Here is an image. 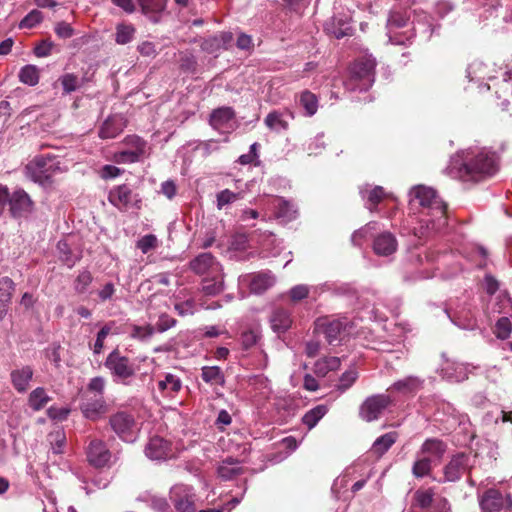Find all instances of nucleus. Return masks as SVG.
Masks as SVG:
<instances>
[{"label": "nucleus", "mask_w": 512, "mask_h": 512, "mask_svg": "<svg viewBox=\"0 0 512 512\" xmlns=\"http://www.w3.org/2000/svg\"><path fill=\"white\" fill-rule=\"evenodd\" d=\"M242 192H232L229 189H224L216 195L217 209L221 210L225 206L234 203L235 201L243 198Z\"/></svg>", "instance_id": "09e8293b"}, {"label": "nucleus", "mask_w": 512, "mask_h": 512, "mask_svg": "<svg viewBox=\"0 0 512 512\" xmlns=\"http://www.w3.org/2000/svg\"><path fill=\"white\" fill-rule=\"evenodd\" d=\"M33 369L31 366H22L12 370L10 377L13 387L19 392L24 393L29 387V383L33 377Z\"/></svg>", "instance_id": "aec40b11"}, {"label": "nucleus", "mask_w": 512, "mask_h": 512, "mask_svg": "<svg viewBox=\"0 0 512 512\" xmlns=\"http://www.w3.org/2000/svg\"><path fill=\"white\" fill-rule=\"evenodd\" d=\"M241 470L242 469L239 465V462L228 459L223 461L219 465L217 472L219 477L222 478L223 480H230L233 477L239 475L241 473Z\"/></svg>", "instance_id": "58836bf2"}, {"label": "nucleus", "mask_w": 512, "mask_h": 512, "mask_svg": "<svg viewBox=\"0 0 512 512\" xmlns=\"http://www.w3.org/2000/svg\"><path fill=\"white\" fill-rule=\"evenodd\" d=\"M108 199L109 202L119 210H126L136 206L140 202L138 195L126 184L113 188L109 192Z\"/></svg>", "instance_id": "4468645a"}, {"label": "nucleus", "mask_w": 512, "mask_h": 512, "mask_svg": "<svg viewBox=\"0 0 512 512\" xmlns=\"http://www.w3.org/2000/svg\"><path fill=\"white\" fill-rule=\"evenodd\" d=\"M115 42L119 45L130 43L136 33V28L129 23H119L115 28Z\"/></svg>", "instance_id": "4c0bfd02"}, {"label": "nucleus", "mask_w": 512, "mask_h": 512, "mask_svg": "<svg viewBox=\"0 0 512 512\" xmlns=\"http://www.w3.org/2000/svg\"><path fill=\"white\" fill-rule=\"evenodd\" d=\"M232 41L233 34L231 32H220L205 38L201 43V49L209 54H214L223 49H228Z\"/></svg>", "instance_id": "6ab92c4d"}, {"label": "nucleus", "mask_w": 512, "mask_h": 512, "mask_svg": "<svg viewBox=\"0 0 512 512\" xmlns=\"http://www.w3.org/2000/svg\"><path fill=\"white\" fill-rule=\"evenodd\" d=\"M105 367L110 371V373L122 381L134 376L135 368L130 360L120 354V352L115 349L113 350L105 360Z\"/></svg>", "instance_id": "1a4fd4ad"}, {"label": "nucleus", "mask_w": 512, "mask_h": 512, "mask_svg": "<svg viewBox=\"0 0 512 512\" xmlns=\"http://www.w3.org/2000/svg\"><path fill=\"white\" fill-rule=\"evenodd\" d=\"M300 103L307 112V115L312 116L317 112L318 100L316 96L310 91H304L300 97Z\"/></svg>", "instance_id": "864d4df0"}, {"label": "nucleus", "mask_w": 512, "mask_h": 512, "mask_svg": "<svg viewBox=\"0 0 512 512\" xmlns=\"http://www.w3.org/2000/svg\"><path fill=\"white\" fill-rule=\"evenodd\" d=\"M126 126L127 121L122 115H111L99 127L98 136L103 140L116 138L124 131Z\"/></svg>", "instance_id": "2eb2a0df"}, {"label": "nucleus", "mask_w": 512, "mask_h": 512, "mask_svg": "<svg viewBox=\"0 0 512 512\" xmlns=\"http://www.w3.org/2000/svg\"><path fill=\"white\" fill-rule=\"evenodd\" d=\"M292 118L293 115L289 111H272L266 116L264 122L270 130L281 132L288 129L289 119Z\"/></svg>", "instance_id": "4be33fe9"}, {"label": "nucleus", "mask_w": 512, "mask_h": 512, "mask_svg": "<svg viewBox=\"0 0 512 512\" xmlns=\"http://www.w3.org/2000/svg\"><path fill=\"white\" fill-rule=\"evenodd\" d=\"M81 411L87 419L96 421L108 412V405L105 400L100 397L83 403L81 405Z\"/></svg>", "instance_id": "412c9836"}, {"label": "nucleus", "mask_w": 512, "mask_h": 512, "mask_svg": "<svg viewBox=\"0 0 512 512\" xmlns=\"http://www.w3.org/2000/svg\"><path fill=\"white\" fill-rule=\"evenodd\" d=\"M170 500L177 512H195L196 495L191 486L175 484L170 489Z\"/></svg>", "instance_id": "6e6552de"}, {"label": "nucleus", "mask_w": 512, "mask_h": 512, "mask_svg": "<svg viewBox=\"0 0 512 512\" xmlns=\"http://www.w3.org/2000/svg\"><path fill=\"white\" fill-rule=\"evenodd\" d=\"M175 324H176V320L174 318L170 317L167 314H162L159 317L158 322L156 324V330L158 332H165L168 329L174 327Z\"/></svg>", "instance_id": "338daca9"}, {"label": "nucleus", "mask_w": 512, "mask_h": 512, "mask_svg": "<svg viewBox=\"0 0 512 512\" xmlns=\"http://www.w3.org/2000/svg\"><path fill=\"white\" fill-rule=\"evenodd\" d=\"M434 496L433 488H420L414 492L413 505L426 510L432 505Z\"/></svg>", "instance_id": "c9c22d12"}, {"label": "nucleus", "mask_w": 512, "mask_h": 512, "mask_svg": "<svg viewBox=\"0 0 512 512\" xmlns=\"http://www.w3.org/2000/svg\"><path fill=\"white\" fill-rule=\"evenodd\" d=\"M397 438V432H388L378 437L372 445V452L378 456H382L396 442Z\"/></svg>", "instance_id": "f704fd0d"}, {"label": "nucleus", "mask_w": 512, "mask_h": 512, "mask_svg": "<svg viewBox=\"0 0 512 512\" xmlns=\"http://www.w3.org/2000/svg\"><path fill=\"white\" fill-rule=\"evenodd\" d=\"M43 20V15L39 10L30 11L19 23V28L21 29H31L36 25L41 23Z\"/></svg>", "instance_id": "6e6d98bb"}, {"label": "nucleus", "mask_w": 512, "mask_h": 512, "mask_svg": "<svg viewBox=\"0 0 512 512\" xmlns=\"http://www.w3.org/2000/svg\"><path fill=\"white\" fill-rule=\"evenodd\" d=\"M373 249L377 255H391L397 249L396 238L390 232H384L374 240Z\"/></svg>", "instance_id": "5701e85b"}, {"label": "nucleus", "mask_w": 512, "mask_h": 512, "mask_svg": "<svg viewBox=\"0 0 512 512\" xmlns=\"http://www.w3.org/2000/svg\"><path fill=\"white\" fill-rule=\"evenodd\" d=\"M234 111L230 107H221L215 109L210 115V124L215 129H222L229 126L234 119Z\"/></svg>", "instance_id": "a878e982"}, {"label": "nucleus", "mask_w": 512, "mask_h": 512, "mask_svg": "<svg viewBox=\"0 0 512 512\" xmlns=\"http://www.w3.org/2000/svg\"><path fill=\"white\" fill-rule=\"evenodd\" d=\"M136 247L143 254H147L158 247V239L154 234L144 235L136 242Z\"/></svg>", "instance_id": "5fc2aeb1"}, {"label": "nucleus", "mask_w": 512, "mask_h": 512, "mask_svg": "<svg viewBox=\"0 0 512 512\" xmlns=\"http://www.w3.org/2000/svg\"><path fill=\"white\" fill-rule=\"evenodd\" d=\"M421 386V380L414 376H409L404 379L396 381L391 389L401 393H410L418 390Z\"/></svg>", "instance_id": "c03bdc74"}, {"label": "nucleus", "mask_w": 512, "mask_h": 512, "mask_svg": "<svg viewBox=\"0 0 512 512\" xmlns=\"http://www.w3.org/2000/svg\"><path fill=\"white\" fill-rule=\"evenodd\" d=\"M110 425L113 431L124 441L134 442L139 428L132 415L118 412L110 417Z\"/></svg>", "instance_id": "0eeeda50"}, {"label": "nucleus", "mask_w": 512, "mask_h": 512, "mask_svg": "<svg viewBox=\"0 0 512 512\" xmlns=\"http://www.w3.org/2000/svg\"><path fill=\"white\" fill-rule=\"evenodd\" d=\"M60 260L69 268L73 267L79 260V257L73 255L66 241H59L57 244Z\"/></svg>", "instance_id": "8fccbe9b"}, {"label": "nucleus", "mask_w": 512, "mask_h": 512, "mask_svg": "<svg viewBox=\"0 0 512 512\" xmlns=\"http://www.w3.org/2000/svg\"><path fill=\"white\" fill-rule=\"evenodd\" d=\"M26 175L34 182L45 184L59 174L63 173L60 161L52 155L35 156L25 167Z\"/></svg>", "instance_id": "7ed1b4c3"}, {"label": "nucleus", "mask_w": 512, "mask_h": 512, "mask_svg": "<svg viewBox=\"0 0 512 512\" xmlns=\"http://www.w3.org/2000/svg\"><path fill=\"white\" fill-rule=\"evenodd\" d=\"M224 289V276L223 272L220 275L207 276L202 281V291L207 296H215L221 293Z\"/></svg>", "instance_id": "7c9ffc66"}, {"label": "nucleus", "mask_w": 512, "mask_h": 512, "mask_svg": "<svg viewBox=\"0 0 512 512\" xmlns=\"http://www.w3.org/2000/svg\"><path fill=\"white\" fill-rule=\"evenodd\" d=\"M142 12L154 23H158L165 9V3L160 0H138Z\"/></svg>", "instance_id": "bb28decb"}, {"label": "nucleus", "mask_w": 512, "mask_h": 512, "mask_svg": "<svg viewBox=\"0 0 512 512\" xmlns=\"http://www.w3.org/2000/svg\"><path fill=\"white\" fill-rule=\"evenodd\" d=\"M471 467L470 456L465 453H457L451 457L444 466V481L455 482Z\"/></svg>", "instance_id": "9b49d317"}, {"label": "nucleus", "mask_w": 512, "mask_h": 512, "mask_svg": "<svg viewBox=\"0 0 512 512\" xmlns=\"http://www.w3.org/2000/svg\"><path fill=\"white\" fill-rule=\"evenodd\" d=\"M93 281V276L90 271L84 269L79 272L74 281V290L78 294H83L87 291L88 287Z\"/></svg>", "instance_id": "3c124183"}, {"label": "nucleus", "mask_w": 512, "mask_h": 512, "mask_svg": "<svg viewBox=\"0 0 512 512\" xmlns=\"http://www.w3.org/2000/svg\"><path fill=\"white\" fill-rule=\"evenodd\" d=\"M341 365V359L336 356L323 357L314 364V372L317 376L325 377L330 371L337 370Z\"/></svg>", "instance_id": "2f4dec72"}, {"label": "nucleus", "mask_w": 512, "mask_h": 512, "mask_svg": "<svg viewBox=\"0 0 512 512\" xmlns=\"http://www.w3.org/2000/svg\"><path fill=\"white\" fill-rule=\"evenodd\" d=\"M442 371L446 378L456 382H461L468 377V365L463 363L447 361Z\"/></svg>", "instance_id": "cd10ccee"}, {"label": "nucleus", "mask_w": 512, "mask_h": 512, "mask_svg": "<svg viewBox=\"0 0 512 512\" xmlns=\"http://www.w3.org/2000/svg\"><path fill=\"white\" fill-rule=\"evenodd\" d=\"M360 193L363 199H367V208L371 211L385 196L384 189L381 186H375L369 189V186L366 185L360 189Z\"/></svg>", "instance_id": "72a5a7b5"}, {"label": "nucleus", "mask_w": 512, "mask_h": 512, "mask_svg": "<svg viewBox=\"0 0 512 512\" xmlns=\"http://www.w3.org/2000/svg\"><path fill=\"white\" fill-rule=\"evenodd\" d=\"M154 332H155V329L150 325H146V326L134 325L132 327L131 337L134 339L144 341V340L149 339L154 334Z\"/></svg>", "instance_id": "e2e57ef3"}, {"label": "nucleus", "mask_w": 512, "mask_h": 512, "mask_svg": "<svg viewBox=\"0 0 512 512\" xmlns=\"http://www.w3.org/2000/svg\"><path fill=\"white\" fill-rule=\"evenodd\" d=\"M498 171L496 154L486 148L470 147L451 157L447 167L450 177L463 181H481Z\"/></svg>", "instance_id": "f257e3e1"}, {"label": "nucleus", "mask_w": 512, "mask_h": 512, "mask_svg": "<svg viewBox=\"0 0 512 512\" xmlns=\"http://www.w3.org/2000/svg\"><path fill=\"white\" fill-rule=\"evenodd\" d=\"M376 60L372 55L365 54L355 60L350 68L349 89L367 90L374 82Z\"/></svg>", "instance_id": "39448f33"}, {"label": "nucleus", "mask_w": 512, "mask_h": 512, "mask_svg": "<svg viewBox=\"0 0 512 512\" xmlns=\"http://www.w3.org/2000/svg\"><path fill=\"white\" fill-rule=\"evenodd\" d=\"M334 21L335 18L333 19L331 24L326 25V30L329 33L333 34L337 39H340L350 33L351 27L347 22H342L340 27L336 29L334 28Z\"/></svg>", "instance_id": "0e129e2a"}, {"label": "nucleus", "mask_w": 512, "mask_h": 512, "mask_svg": "<svg viewBox=\"0 0 512 512\" xmlns=\"http://www.w3.org/2000/svg\"><path fill=\"white\" fill-rule=\"evenodd\" d=\"M145 454L151 460H166L172 456L171 444L161 437H152L145 447Z\"/></svg>", "instance_id": "f3484780"}, {"label": "nucleus", "mask_w": 512, "mask_h": 512, "mask_svg": "<svg viewBox=\"0 0 512 512\" xmlns=\"http://www.w3.org/2000/svg\"><path fill=\"white\" fill-rule=\"evenodd\" d=\"M470 81H483L488 77V67L481 61H473L467 68Z\"/></svg>", "instance_id": "49530a36"}, {"label": "nucleus", "mask_w": 512, "mask_h": 512, "mask_svg": "<svg viewBox=\"0 0 512 512\" xmlns=\"http://www.w3.org/2000/svg\"><path fill=\"white\" fill-rule=\"evenodd\" d=\"M189 268L197 275H220L222 266L211 253H201L189 262Z\"/></svg>", "instance_id": "f8f14e48"}, {"label": "nucleus", "mask_w": 512, "mask_h": 512, "mask_svg": "<svg viewBox=\"0 0 512 512\" xmlns=\"http://www.w3.org/2000/svg\"><path fill=\"white\" fill-rule=\"evenodd\" d=\"M20 82L29 86H35L39 82V69L35 65H25L18 74Z\"/></svg>", "instance_id": "a19ab883"}, {"label": "nucleus", "mask_w": 512, "mask_h": 512, "mask_svg": "<svg viewBox=\"0 0 512 512\" xmlns=\"http://www.w3.org/2000/svg\"><path fill=\"white\" fill-rule=\"evenodd\" d=\"M446 444L436 438L427 439L421 446L419 455L427 456L429 458L441 459L446 452Z\"/></svg>", "instance_id": "393cba45"}, {"label": "nucleus", "mask_w": 512, "mask_h": 512, "mask_svg": "<svg viewBox=\"0 0 512 512\" xmlns=\"http://www.w3.org/2000/svg\"><path fill=\"white\" fill-rule=\"evenodd\" d=\"M32 205L29 195L24 190L18 189L11 194L9 206L14 217H22L31 212Z\"/></svg>", "instance_id": "a211bd4d"}, {"label": "nucleus", "mask_w": 512, "mask_h": 512, "mask_svg": "<svg viewBox=\"0 0 512 512\" xmlns=\"http://www.w3.org/2000/svg\"><path fill=\"white\" fill-rule=\"evenodd\" d=\"M357 378L358 373L355 369H349L345 371L340 377L338 389L341 391L349 389Z\"/></svg>", "instance_id": "680f3d73"}, {"label": "nucleus", "mask_w": 512, "mask_h": 512, "mask_svg": "<svg viewBox=\"0 0 512 512\" xmlns=\"http://www.w3.org/2000/svg\"><path fill=\"white\" fill-rule=\"evenodd\" d=\"M386 28L389 42L395 45H406L415 36V28L409 21V16L399 10L390 12Z\"/></svg>", "instance_id": "20e7f679"}, {"label": "nucleus", "mask_w": 512, "mask_h": 512, "mask_svg": "<svg viewBox=\"0 0 512 512\" xmlns=\"http://www.w3.org/2000/svg\"><path fill=\"white\" fill-rule=\"evenodd\" d=\"M201 377L203 381L210 385H223L224 375L217 366H205L202 368Z\"/></svg>", "instance_id": "79ce46f5"}, {"label": "nucleus", "mask_w": 512, "mask_h": 512, "mask_svg": "<svg viewBox=\"0 0 512 512\" xmlns=\"http://www.w3.org/2000/svg\"><path fill=\"white\" fill-rule=\"evenodd\" d=\"M328 409L325 405H317L310 409L302 418L303 424L312 429L325 416Z\"/></svg>", "instance_id": "ea45409f"}, {"label": "nucleus", "mask_w": 512, "mask_h": 512, "mask_svg": "<svg viewBox=\"0 0 512 512\" xmlns=\"http://www.w3.org/2000/svg\"><path fill=\"white\" fill-rule=\"evenodd\" d=\"M151 507L157 512H169L170 506L164 497L151 496Z\"/></svg>", "instance_id": "774afa93"}, {"label": "nucleus", "mask_w": 512, "mask_h": 512, "mask_svg": "<svg viewBox=\"0 0 512 512\" xmlns=\"http://www.w3.org/2000/svg\"><path fill=\"white\" fill-rule=\"evenodd\" d=\"M275 283V277L271 272H260L255 274H246L239 277L240 286H249L250 291L255 294H261L272 287Z\"/></svg>", "instance_id": "ddd939ff"}, {"label": "nucleus", "mask_w": 512, "mask_h": 512, "mask_svg": "<svg viewBox=\"0 0 512 512\" xmlns=\"http://www.w3.org/2000/svg\"><path fill=\"white\" fill-rule=\"evenodd\" d=\"M392 403V399L387 394L372 395L364 400L359 409V416L367 422H372L382 415V413Z\"/></svg>", "instance_id": "423d86ee"}, {"label": "nucleus", "mask_w": 512, "mask_h": 512, "mask_svg": "<svg viewBox=\"0 0 512 512\" xmlns=\"http://www.w3.org/2000/svg\"><path fill=\"white\" fill-rule=\"evenodd\" d=\"M63 94H71L82 86V80L74 73H65L59 77Z\"/></svg>", "instance_id": "de8ad7c7"}, {"label": "nucleus", "mask_w": 512, "mask_h": 512, "mask_svg": "<svg viewBox=\"0 0 512 512\" xmlns=\"http://www.w3.org/2000/svg\"><path fill=\"white\" fill-rule=\"evenodd\" d=\"M113 160L118 164H131L139 162L143 160V158L138 156V153H134L132 150L126 149L116 152L113 156Z\"/></svg>", "instance_id": "13d9d810"}, {"label": "nucleus", "mask_w": 512, "mask_h": 512, "mask_svg": "<svg viewBox=\"0 0 512 512\" xmlns=\"http://www.w3.org/2000/svg\"><path fill=\"white\" fill-rule=\"evenodd\" d=\"M49 441L55 454H61L66 441L65 433L62 430H56L49 434Z\"/></svg>", "instance_id": "052dcab7"}, {"label": "nucleus", "mask_w": 512, "mask_h": 512, "mask_svg": "<svg viewBox=\"0 0 512 512\" xmlns=\"http://www.w3.org/2000/svg\"><path fill=\"white\" fill-rule=\"evenodd\" d=\"M270 323L275 332L281 333L290 328L292 320L290 314L286 310L276 309L272 312Z\"/></svg>", "instance_id": "c756f323"}, {"label": "nucleus", "mask_w": 512, "mask_h": 512, "mask_svg": "<svg viewBox=\"0 0 512 512\" xmlns=\"http://www.w3.org/2000/svg\"><path fill=\"white\" fill-rule=\"evenodd\" d=\"M409 195L411 209H418L421 214L419 226L414 229L416 236L428 237L446 226V205L434 189L418 185Z\"/></svg>", "instance_id": "f03ea898"}, {"label": "nucleus", "mask_w": 512, "mask_h": 512, "mask_svg": "<svg viewBox=\"0 0 512 512\" xmlns=\"http://www.w3.org/2000/svg\"><path fill=\"white\" fill-rule=\"evenodd\" d=\"M481 512H501L506 506H512L510 495L505 498L499 490L488 489L480 497Z\"/></svg>", "instance_id": "9d476101"}, {"label": "nucleus", "mask_w": 512, "mask_h": 512, "mask_svg": "<svg viewBox=\"0 0 512 512\" xmlns=\"http://www.w3.org/2000/svg\"><path fill=\"white\" fill-rule=\"evenodd\" d=\"M87 458L93 466L104 467L109 463L111 453L103 441L94 439L88 446Z\"/></svg>", "instance_id": "dca6fc26"}, {"label": "nucleus", "mask_w": 512, "mask_h": 512, "mask_svg": "<svg viewBox=\"0 0 512 512\" xmlns=\"http://www.w3.org/2000/svg\"><path fill=\"white\" fill-rule=\"evenodd\" d=\"M138 52L144 57L154 58L157 55L156 46L153 42L144 41L137 46Z\"/></svg>", "instance_id": "69168bd1"}, {"label": "nucleus", "mask_w": 512, "mask_h": 512, "mask_svg": "<svg viewBox=\"0 0 512 512\" xmlns=\"http://www.w3.org/2000/svg\"><path fill=\"white\" fill-rule=\"evenodd\" d=\"M272 204L277 218L283 219L284 221H291L296 217L297 210L291 202L277 197L273 199Z\"/></svg>", "instance_id": "c85d7f7f"}, {"label": "nucleus", "mask_w": 512, "mask_h": 512, "mask_svg": "<svg viewBox=\"0 0 512 512\" xmlns=\"http://www.w3.org/2000/svg\"><path fill=\"white\" fill-rule=\"evenodd\" d=\"M49 401L50 397L42 387L34 389L28 399L29 406L35 411L41 410Z\"/></svg>", "instance_id": "37998d69"}, {"label": "nucleus", "mask_w": 512, "mask_h": 512, "mask_svg": "<svg viewBox=\"0 0 512 512\" xmlns=\"http://www.w3.org/2000/svg\"><path fill=\"white\" fill-rule=\"evenodd\" d=\"M15 291V283L9 277L0 278V302L10 303Z\"/></svg>", "instance_id": "603ef678"}, {"label": "nucleus", "mask_w": 512, "mask_h": 512, "mask_svg": "<svg viewBox=\"0 0 512 512\" xmlns=\"http://www.w3.org/2000/svg\"><path fill=\"white\" fill-rule=\"evenodd\" d=\"M511 330L512 324L509 318L502 317L496 322L494 334L497 338L505 340L510 336Z\"/></svg>", "instance_id": "4d7b16f0"}, {"label": "nucleus", "mask_w": 512, "mask_h": 512, "mask_svg": "<svg viewBox=\"0 0 512 512\" xmlns=\"http://www.w3.org/2000/svg\"><path fill=\"white\" fill-rule=\"evenodd\" d=\"M181 388V379L172 373H166L164 378L158 381V389L167 395L178 393Z\"/></svg>", "instance_id": "473e14b6"}, {"label": "nucleus", "mask_w": 512, "mask_h": 512, "mask_svg": "<svg viewBox=\"0 0 512 512\" xmlns=\"http://www.w3.org/2000/svg\"><path fill=\"white\" fill-rule=\"evenodd\" d=\"M122 143L127 146V149L132 150L134 153H138V156L143 159L148 155L147 142L137 135L126 136Z\"/></svg>", "instance_id": "e433bc0d"}, {"label": "nucleus", "mask_w": 512, "mask_h": 512, "mask_svg": "<svg viewBox=\"0 0 512 512\" xmlns=\"http://www.w3.org/2000/svg\"><path fill=\"white\" fill-rule=\"evenodd\" d=\"M113 326L114 322L107 323L97 333V337L93 346V352L95 354H100L102 352L104 347V341L106 337L111 333Z\"/></svg>", "instance_id": "bf43d9fd"}, {"label": "nucleus", "mask_w": 512, "mask_h": 512, "mask_svg": "<svg viewBox=\"0 0 512 512\" xmlns=\"http://www.w3.org/2000/svg\"><path fill=\"white\" fill-rule=\"evenodd\" d=\"M317 326L323 330L329 344H334L335 341L339 340L345 328V324L341 320H318Z\"/></svg>", "instance_id": "b1692460"}, {"label": "nucleus", "mask_w": 512, "mask_h": 512, "mask_svg": "<svg viewBox=\"0 0 512 512\" xmlns=\"http://www.w3.org/2000/svg\"><path fill=\"white\" fill-rule=\"evenodd\" d=\"M431 469H432V459L427 456L418 454V458L412 466V474L416 478H423L430 474Z\"/></svg>", "instance_id": "a18cd8bd"}]
</instances>
